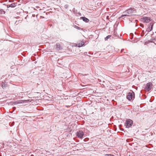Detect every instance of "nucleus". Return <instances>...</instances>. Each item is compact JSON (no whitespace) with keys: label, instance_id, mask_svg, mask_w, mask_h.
Listing matches in <instances>:
<instances>
[{"label":"nucleus","instance_id":"nucleus-1","mask_svg":"<svg viewBox=\"0 0 156 156\" xmlns=\"http://www.w3.org/2000/svg\"><path fill=\"white\" fill-rule=\"evenodd\" d=\"M136 10L134 8H130L127 10H126L123 12L124 14H123L119 18L120 19L123 17L125 16H130L132 15H134V14L136 13Z\"/></svg>","mask_w":156,"mask_h":156},{"label":"nucleus","instance_id":"nucleus-2","mask_svg":"<svg viewBox=\"0 0 156 156\" xmlns=\"http://www.w3.org/2000/svg\"><path fill=\"white\" fill-rule=\"evenodd\" d=\"M134 97L135 94L133 92L128 93L126 96V98L129 101H130L133 98H134Z\"/></svg>","mask_w":156,"mask_h":156},{"label":"nucleus","instance_id":"nucleus-3","mask_svg":"<svg viewBox=\"0 0 156 156\" xmlns=\"http://www.w3.org/2000/svg\"><path fill=\"white\" fill-rule=\"evenodd\" d=\"M133 124V121L130 119H128L126 120L125 126L126 128H129L132 126Z\"/></svg>","mask_w":156,"mask_h":156},{"label":"nucleus","instance_id":"nucleus-4","mask_svg":"<svg viewBox=\"0 0 156 156\" xmlns=\"http://www.w3.org/2000/svg\"><path fill=\"white\" fill-rule=\"evenodd\" d=\"M152 86V84L151 82L148 83L146 84L145 89L146 90L149 91L151 90Z\"/></svg>","mask_w":156,"mask_h":156},{"label":"nucleus","instance_id":"nucleus-5","mask_svg":"<svg viewBox=\"0 0 156 156\" xmlns=\"http://www.w3.org/2000/svg\"><path fill=\"white\" fill-rule=\"evenodd\" d=\"M84 133L82 131H79L76 133L77 136L80 139H82L84 136Z\"/></svg>","mask_w":156,"mask_h":156},{"label":"nucleus","instance_id":"nucleus-6","mask_svg":"<svg viewBox=\"0 0 156 156\" xmlns=\"http://www.w3.org/2000/svg\"><path fill=\"white\" fill-rule=\"evenodd\" d=\"M153 25L154 23H150L149 24L148 27L147 28L146 31H147L148 32L151 31L152 30Z\"/></svg>","mask_w":156,"mask_h":156},{"label":"nucleus","instance_id":"nucleus-7","mask_svg":"<svg viewBox=\"0 0 156 156\" xmlns=\"http://www.w3.org/2000/svg\"><path fill=\"white\" fill-rule=\"evenodd\" d=\"M142 20L144 22L148 23L151 21V20L150 19L149 17H144L143 19Z\"/></svg>","mask_w":156,"mask_h":156},{"label":"nucleus","instance_id":"nucleus-8","mask_svg":"<svg viewBox=\"0 0 156 156\" xmlns=\"http://www.w3.org/2000/svg\"><path fill=\"white\" fill-rule=\"evenodd\" d=\"M55 47H56V50H60L62 49V47L60 45V44L58 43L56 44L55 46Z\"/></svg>","mask_w":156,"mask_h":156},{"label":"nucleus","instance_id":"nucleus-9","mask_svg":"<svg viewBox=\"0 0 156 156\" xmlns=\"http://www.w3.org/2000/svg\"><path fill=\"white\" fill-rule=\"evenodd\" d=\"M80 20H82L83 21L86 23H87L89 21V20L84 17H81L80 19Z\"/></svg>","mask_w":156,"mask_h":156},{"label":"nucleus","instance_id":"nucleus-10","mask_svg":"<svg viewBox=\"0 0 156 156\" xmlns=\"http://www.w3.org/2000/svg\"><path fill=\"white\" fill-rule=\"evenodd\" d=\"M25 102V101L23 100H18L16 101L15 102V104L23 103H24Z\"/></svg>","mask_w":156,"mask_h":156},{"label":"nucleus","instance_id":"nucleus-11","mask_svg":"<svg viewBox=\"0 0 156 156\" xmlns=\"http://www.w3.org/2000/svg\"><path fill=\"white\" fill-rule=\"evenodd\" d=\"M15 6V3H12L11 5H7V8H9L10 7H14Z\"/></svg>","mask_w":156,"mask_h":156},{"label":"nucleus","instance_id":"nucleus-12","mask_svg":"<svg viewBox=\"0 0 156 156\" xmlns=\"http://www.w3.org/2000/svg\"><path fill=\"white\" fill-rule=\"evenodd\" d=\"M84 44V42L83 41H81L79 44V47H80L83 46Z\"/></svg>","mask_w":156,"mask_h":156},{"label":"nucleus","instance_id":"nucleus-13","mask_svg":"<svg viewBox=\"0 0 156 156\" xmlns=\"http://www.w3.org/2000/svg\"><path fill=\"white\" fill-rule=\"evenodd\" d=\"M73 27H74V28H76V29H77L78 30H82V28H80V27H79L78 26H77L76 25H73Z\"/></svg>","mask_w":156,"mask_h":156},{"label":"nucleus","instance_id":"nucleus-14","mask_svg":"<svg viewBox=\"0 0 156 156\" xmlns=\"http://www.w3.org/2000/svg\"><path fill=\"white\" fill-rule=\"evenodd\" d=\"M5 13V11H4L3 9H0V14H4Z\"/></svg>","mask_w":156,"mask_h":156},{"label":"nucleus","instance_id":"nucleus-15","mask_svg":"<svg viewBox=\"0 0 156 156\" xmlns=\"http://www.w3.org/2000/svg\"><path fill=\"white\" fill-rule=\"evenodd\" d=\"M111 35H109L107 36L105 38V40L107 41L108 40L109 38L111 37Z\"/></svg>","mask_w":156,"mask_h":156},{"label":"nucleus","instance_id":"nucleus-16","mask_svg":"<svg viewBox=\"0 0 156 156\" xmlns=\"http://www.w3.org/2000/svg\"><path fill=\"white\" fill-rule=\"evenodd\" d=\"M144 30H142V33H141V37H143L144 36Z\"/></svg>","mask_w":156,"mask_h":156},{"label":"nucleus","instance_id":"nucleus-17","mask_svg":"<svg viewBox=\"0 0 156 156\" xmlns=\"http://www.w3.org/2000/svg\"><path fill=\"white\" fill-rule=\"evenodd\" d=\"M68 7L69 5H64V8L66 9H68Z\"/></svg>","mask_w":156,"mask_h":156},{"label":"nucleus","instance_id":"nucleus-18","mask_svg":"<svg viewBox=\"0 0 156 156\" xmlns=\"http://www.w3.org/2000/svg\"><path fill=\"white\" fill-rule=\"evenodd\" d=\"M140 26L143 28H144V24L142 23L140 24Z\"/></svg>","mask_w":156,"mask_h":156},{"label":"nucleus","instance_id":"nucleus-19","mask_svg":"<svg viewBox=\"0 0 156 156\" xmlns=\"http://www.w3.org/2000/svg\"><path fill=\"white\" fill-rule=\"evenodd\" d=\"M130 35L131 36V38H130L131 39H132L133 38V34H132V33H131L130 34Z\"/></svg>","mask_w":156,"mask_h":156},{"label":"nucleus","instance_id":"nucleus-20","mask_svg":"<svg viewBox=\"0 0 156 156\" xmlns=\"http://www.w3.org/2000/svg\"><path fill=\"white\" fill-rule=\"evenodd\" d=\"M154 40H155V39H151V40H150V41H151V42H153V41Z\"/></svg>","mask_w":156,"mask_h":156},{"label":"nucleus","instance_id":"nucleus-21","mask_svg":"<svg viewBox=\"0 0 156 156\" xmlns=\"http://www.w3.org/2000/svg\"><path fill=\"white\" fill-rule=\"evenodd\" d=\"M88 138H86L84 140H84L85 141H87L88 140Z\"/></svg>","mask_w":156,"mask_h":156},{"label":"nucleus","instance_id":"nucleus-22","mask_svg":"<svg viewBox=\"0 0 156 156\" xmlns=\"http://www.w3.org/2000/svg\"><path fill=\"white\" fill-rule=\"evenodd\" d=\"M106 155H107L108 156H111L112 155L111 154H106Z\"/></svg>","mask_w":156,"mask_h":156},{"label":"nucleus","instance_id":"nucleus-23","mask_svg":"<svg viewBox=\"0 0 156 156\" xmlns=\"http://www.w3.org/2000/svg\"><path fill=\"white\" fill-rule=\"evenodd\" d=\"M79 15H80V16H81V13H79Z\"/></svg>","mask_w":156,"mask_h":156},{"label":"nucleus","instance_id":"nucleus-24","mask_svg":"<svg viewBox=\"0 0 156 156\" xmlns=\"http://www.w3.org/2000/svg\"><path fill=\"white\" fill-rule=\"evenodd\" d=\"M120 130H122V131H123L124 130V129H120Z\"/></svg>","mask_w":156,"mask_h":156},{"label":"nucleus","instance_id":"nucleus-25","mask_svg":"<svg viewBox=\"0 0 156 156\" xmlns=\"http://www.w3.org/2000/svg\"><path fill=\"white\" fill-rule=\"evenodd\" d=\"M124 50V49H122L121 50V51H123Z\"/></svg>","mask_w":156,"mask_h":156},{"label":"nucleus","instance_id":"nucleus-26","mask_svg":"<svg viewBox=\"0 0 156 156\" xmlns=\"http://www.w3.org/2000/svg\"><path fill=\"white\" fill-rule=\"evenodd\" d=\"M156 45V44H155V43H154Z\"/></svg>","mask_w":156,"mask_h":156}]
</instances>
